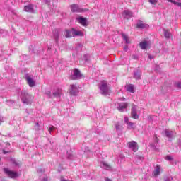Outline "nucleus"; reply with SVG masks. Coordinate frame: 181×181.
Here are the masks:
<instances>
[{
  "label": "nucleus",
  "instance_id": "de8ad7c7",
  "mask_svg": "<svg viewBox=\"0 0 181 181\" xmlns=\"http://www.w3.org/2000/svg\"><path fill=\"white\" fill-rule=\"evenodd\" d=\"M122 100L125 101V98H122Z\"/></svg>",
  "mask_w": 181,
  "mask_h": 181
},
{
  "label": "nucleus",
  "instance_id": "8fccbe9b",
  "mask_svg": "<svg viewBox=\"0 0 181 181\" xmlns=\"http://www.w3.org/2000/svg\"><path fill=\"white\" fill-rule=\"evenodd\" d=\"M149 59H152V57L149 56Z\"/></svg>",
  "mask_w": 181,
  "mask_h": 181
},
{
  "label": "nucleus",
  "instance_id": "79ce46f5",
  "mask_svg": "<svg viewBox=\"0 0 181 181\" xmlns=\"http://www.w3.org/2000/svg\"><path fill=\"white\" fill-rule=\"evenodd\" d=\"M42 181H48L47 177H45Z\"/></svg>",
  "mask_w": 181,
  "mask_h": 181
},
{
  "label": "nucleus",
  "instance_id": "37998d69",
  "mask_svg": "<svg viewBox=\"0 0 181 181\" xmlns=\"http://www.w3.org/2000/svg\"><path fill=\"white\" fill-rule=\"evenodd\" d=\"M155 142H156V144H158V137L157 136H155Z\"/></svg>",
  "mask_w": 181,
  "mask_h": 181
},
{
  "label": "nucleus",
  "instance_id": "7c9ffc66",
  "mask_svg": "<svg viewBox=\"0 0 181 181\" xmlns=\"http://www.w3.org/2000/svg\"><path fill=\"white\" fill-rule=\"evenodd\" d=\"M155 70L157 73H160V66H159L158 65L156 66Z\"/></svg>",
  "mask_w": 181,
  "mask_h": 181
},
{
  "label": "nucleus",
  "instance_id": "393cba45",
  "mask_svg": "<svg viewBox=\"0 0 181 181\" xmlns=\"http://www.w3.org/2000/svg\"><path fill=\"white\" fill-rule=\"evenodd\" d=\"M122 37L123 40H124L125 43H127V45H129V43H131V40H129L128 35L125 34H122Z\"/></svg>",
  "mask_w": 181,
  "mask_h": 181
},
{
  "label": "nucleus",
  "instance_id": "58836bf2",
  "mask_svg": "<svg viewBox=\"0 0 181 181\" xmlns=\"http://www.w3.org/2000/svg\"><path fill=\"white\" fill-rule=\"evenodd\" d=\"M124 49L125 50V52H128V45H126Z\"/></svg>",
  "mask_w": 181,
  "mask_h": 181
},
{
  "label": "nucleus",
  "instance_id": "6ab92c4d",
  "mask_svg": "<svg viewBox=\"0 0 181 181\" xmlns=\"http://www.w3.org/2000/svg\"><path fill=\"white\" fill-rule=\"evenodd\" d=\"M24 11L25 12H30L31 13H33V12H35V10L33 9V5L30 4V5L25 6L24 7Z\"/></svg>",
  "mask_w": 181,
  "mask_h": 181
},
{
  "label": "nucleus",
  "instance_id": "aec40b11",
  "mask_svg": "<svg viewBox=\"0 0 181 181\" xmlns=\"http://www.w3.org/2000/svg\"><path fill=\"white\" fill-rule=\"evenodd\" d=\"M148 46H149V44L147 41H143L139 43V47H141V49H142V50H145L146 49H147Z\"/></svg>",
  "mask_w": 181,
  "mask_h": 181
},
{
  "label": "nucleus",
  "instance_id": "a211bd4d",
  "mask_svg": "<svg viewBox=\"0 0 181 181\" xmlns=\"http://www.w3.org/2000/svg\"><path fill=\"white\" fill-rule=\"evenodd\" d=\"M126 90L129 93H134V91L136 90V88L135 87V86L132 84H129L126 86Z\"/></svg>",
  "mask_w": 181,
  "mask_h": 181
},
{
  "label": "nucleus",
  "instance_id": "f3484780",
  "mask_svg": "<svg viewBox=\"0 0 181 181\" xmlns=\"http://www.w3.org/2000/svg\"><path fill=\"white\" fill-rule=\"evenodd\" d=\"M136 28L139 29H146V28H148V24H145L141 21H139L136 24Z\"/></svg>",
  "mask_w": 181,
  "mask_h": 181
},
{
  "label": "nucleus",
  "instance_id": "c9c22d12",
  "mask_svg": "<svg viewBox=\"0 0 181 181\" xmlns=\"http://www.w3.org/2000/svg\"><path fill=\"white\" fill-rule=\"evenodd\" d=\"M132 58L134 59V60H137L138 59V55H132Z\"/></svg>",
  "mask_w": 181,
  "mask_h": 181
},
{
  "label": "nucleus",
  "instance_id": "b1692460",
  "mask_svg": "<svg viewBox=\"0 0 181 181\" xmlns=\"http://www.w3.org/2000/svg\"><path fill=\"white\" fill-rule=\"evenodd\" d=\"M141 72L139 70L135 71L134 74V78H135L136 80H139L141 78Z\"/></svg>",
  "mask_w": 181,
  "mask_h": 181
},
{
  "label": "nucleus",
  "instance_id": "cd10ccee",
  "mask_svg": "<svg viewBox=\"0 0 181 181\" xmlns=\"http://www.w3.org/2000/svg\"><path fill=\"white\" fill-rule=\"evenodd\" d=\"M115 128L117 131H121V129H122V126H121L119 123H117L115 125Z\"/></svg>",
  "mask_w": 181,
  "mask_h": 181
},
{
  "label": "nucleus",
  "instance_id": "412c9836",
  "mask_svg": "<svg viewBox=\"0 0 181 181\" xmlns=\"http://www.w3.org/2000/svg\"><path fill=\"white\" fill-rule=\"evenodd\" d=\"M100 168L106 169L107 170H110V169H111V166L108 165V163H107L105 161H102L100 163Z\"/></svg>",
  "mask_w": 181,
  "mask_h": 181
},
{
  "label": "nucleus",
  "instance_id": "9b49d317",
  "mask_svg": "<svg viewBox=\"0 0 181 181\" xmlns=\"http://www.w3.org/2000/svg\"><path fill=\"white\" fill-rule=\"evenodd\" d=\"M124 122L127 125V129H135L136 128V126L135 125V123H132L129 122V119L127 117H124Z\"/></svg>",
  "mask_w": 181,
  "mask_h": 181
},
{
  "label": "nucleus",
  "instance_id": "f03ea898",
  "mask_svg": "<svg viewBox=\"0 0 181 181\" xmlns=\"http://www.w3.org/2000/svg\"><path fill=\"white\" fill-rule=\"evenodd\" d=\"M21 100L23 104L29 105V104H32V100H33V96L30 95L26 91H23L21 92Z\"/></svg>",
  "mask_w": 181,
  "mask_h": 181
},
{
  "label": "nucleus",
  "instance_id": "e433bc0d",
  "mask_svg": "<svg viewBox=\"0 0 181 181\" xmlns=\"http://www.w3.org/2000/svg\"><path fill=\"white\" fill-rule=\"evenodd\" d=\"M174 4L175 5H177V6H180L181 8V3H179V2H174Z\"/></svg>",
  "mask_w": 181,
  "mask_h": 181
},
{
  "label": "nucleus",
  "instance_id": "f8f14e48",
  "mask_svg": "<svg viewBox=\"0 0 181 181\" xmlns=\"http://www.w3.org/2000/svg\"><path fill=\"white\" fill-rule=\"evenodd\" d=\"M81 77V73L78 71V69H75L72 75H71V80H77V78H80Z\"/></svg>",
  "mask_w": 181,
  "mask_h": 181
},
{
  "label": "nucleus",
  "instance_id": "a18cd8bd",
  "mask_svg": "<svg viewBox=\"0 0 181 181\" xmlns=\"http://www.w3.org/2000/svg\"><path fill=\"white\" fill-rule=\"evenodd\" d=\"M105 181H112V180H111V179H110V178H105Z\"/></svg>",
  "mask_w": 181,
  "mask_h": 181
},
{
  "label": "nucleus",
  "instance_id": "49530a36",
  "mask_svg": "<svg viewBox=\"0 0 181 181\" xmlns=\"http://www.w3.org/2000/svg\"><path fill=\"white\" fill-rule=\"evenodd\" d=\"M151 146H153V148H155V145L153 144H151Z\"/></svg>",
  "mask_w": 181,
  "mask_h": 181
},
{
  "label": "nucleus",
  "instance_id": "7ed1b4c3",
  "mask_svg": "<svg viewBox=\"0 0 181 181\" xmlns=\"http://www.w3.org/2000/svg\"><path fill=\"white\" fill-rule=\"evenodd\" d=\"M79 93V89H78V86L76 84H71L69 86V94L70 95H78Z\"/></svg>",
  "mask_w": 181,
  "mask_h": 181
},
{
  "label": "nucleus",
  "instance_id": "1a4fd4ad",
  "mask_svg": "<svg viewBox=\"0 0 181 181\" xmlns=\"http://www.w3.org/2000/svg\"><path fill=\"white\" fill-rule=\"evenodd\" d=\"M165 134V136H167V138H169V139H173V138H175V136H176V132H175L174 131H172L169 129H166L164 131Z\"/></svg>",
  "mask_w": 181,
  "mask_h": 181
},
{
  "label": "nucleus",
  "instance_id": "f704fd0d",
  "mask_svg": "<svg viewBox=\"0 0 181 181\" xmlns=\"http://www.w3.org/2000/svg\"><path fill=\"white\" fill-rule=\"evenodd\" d=\"M165 160H172V156H167L165 157Z\"/></svg>",
  "mask_w": 181,
  "mask_h": 181
},
{
  "label": "nucleus",
  "instance_id": "2eb2a0df",
  "mask_svg": "<svg viewBox=\"0 0 181 181\" xmlns=\"http://www.w3.org/2000/svg\"><path fill=\"white\" fill-rule=\"evenodd\" d=\"M76 21H78V23H81L82 26H87V18L83 17H78L76 18Z\"/></svg>",
  "mask_w": 181,
  "mask_h": 181
},
{
  "label": "nucleus",
  "instance_id": "0eeeda50",
  "mask_svg": "<svg viewBox=\"0 0 181 181\" xmlns=\"http://www.w3.org/2000/svg\"><path fill=\"white\" fill-rule=\"evenodd\" d=\"M73 37H83L84 36V30H77L76 28H72Z\"/></svg>",
  "mask_w": 181,
  "mask_h": 181
},
{
  "label": "nucleus",
  "instance_id": "5701e85b",
  "mask_svg": "<svg viewBox=\"0 0 181 181\" xmlns=\"http://www.w3.org/2000/svg\"><path fill=\"white\" fill-rule=\"evenodd\" d=\"M65 37L67 38L73 37V28L71 30H65Z\"/></svg>",
  "mask_w": 181,
  "mask_h": 181
},
{
  "label": "nucleus",
  "instance_id": "09e8293b",
  "mask_svg": "<svg viewBox=\"0 0 181 181\" xmlns=\"http://www.w3.org/2000/svg\"><path fill=\"white\" fill-rule=\"evenodd\" d=\"M140 159L142 160V159H144V157H141Z\"/></svg>",
  "mask_w": 181,
  "mask_h": 181
},
{
  "label": "nucleus",
  "instance_id": "4468645a",
  "mask_svg": "<svg viewBox=\"0 0 181 181\" xmlns=\"http://www.w3.org/2000/svg\"><path fill=\"white\" fill-rule=\"evenodd\" d=\"M71 12H82L83 10L78 7L77 4H72L70 6Z\"/></svg>",
  "mask_w": 181,
  "mask_h": 181
},
{
  "label": "nucleus",
  "instance_id": "3c124183",
  "mask_svg": "<svg viewBox=\"0 0 181 181\" xmlns=\"http://www.w3.org/2000/svg\"><path fill=\"white\" fill-rule=\"evenodd\" d=\"M177 1H179V0H177Z\"/></svg>",
  "mask_w": 181,
  "mask_h": 181
},
{
  "label": "nucleus",
  "instance_id": "a19ab883",
  "mask_svg": "<svg viewBox=\"0 0 181 181\" xmlns=\"http://www.w3.org/2000/svg\"><path fill=\"white\" fill-rule=\"evenodd\" d=\"M168 2H171L172 4H175V2H176V1H173V0H167Z\"/></svg>",
  "mask_w": 181,
  "mask_h": 181
},
{
  "label": "nucleus",
  "instance_id": "c03bdc74",
  "mask_svg": "<svg viewBox=\"0 0 181 181\" xmlns=\"http://www.w3.org/2000/svg\"><path fill=\"white\" fill-rule=\"evenodd\" d=\"M3 153H4V155H6V153H8V152L6 151H5V150H4V151H3Z\"/></svg>",
  "mask_w": 181,
  "mask_h": 181
},
{
  "label": "nucleus",
  "instance_id": "bb28decb",
  "mask_svg": "<svg viewBox=\"0 0 181 181\" xmlns=\"http://www.w3.org/2000/svg\"><path fill=\"white\" fill-rule=\"evenodd\" d=\"M164 36L167 39H169V37L172 36V34H170V32H169L168 30H164Z\"/></svg>",
  "mask_w": 181,
  "mask_h": 181
},
{
  "label": "nucleus",
  "instance_id": "ea45409f",
  "mask_svg": "<svg viewBox=\"0 0 181 181\" xmlns=\"http://www.w3.org/2000/svg\"><path fill=\"white\" fill-rule=\"evenodd\" d=\"M164 181H170V178H169V177H165V178L164 179Z\"/></svg>",
  "mask_w": 181,
  "mask_h": 181
},
{
  "label": "nucleus",
  "instance_id": "20e7f679",
  "mask_svg": "<svg viewBox=\"0 0 181 181\" xmlns=\"http://www.w3.org/2000/svg\"><path fill=\"white\" fill-rule=\"evenodd\" d=\"M4 173L8 176V177H11V179H16V177H18L19 176V174L15 171H12L9 170L8 168H4Z\"/></svg>",
  "mask_w": 181,
  "mask_h": 181
},
{
  "label": "nucleus",
  "instance_id": "9d476101",
  "mask_svg": "<svg viewBox=\"0 0 181 181\" xmlns=\"http://www.w3.org/2000/svg\"><path fill=\"white\" fill-rule=\"evenodd\" d=\"M128 148L133 151L134 152H136L138 151V143L132 141L127 144Z\"/></svg>",
  "mask_w": 181,
  "mask_h": 181
},
{
  "label": "nucleus",
  "instance_id": "6e6552de",
  "mask_svg": "<svg viewBox=\"0 0 181 181\" xmlns=\"http://www.w3.org/2000/svg\"><path fill=\"white\" fill-rule=\"evenodd\" d=\"M25 78L29 87L33 88L35 87V86H36L35 80H33V78H32V76H30V75L26 74Z\"/></svg>",
  "mask_w": 181,
  "mask_h": 181
},
{
  "label": "nucleus",
  "instance_id": "ddd939ff",
  "mask_svg": "<svg viewBox=\"0 0 181 181\" xmlns=\"http://www.w3.org/2000/svg\"><path fill=\"white\" fill-rule=\"evenodd\" d=\"M134 13L129 11V10H126L122 13V16L123 18H125V19H129L132 18Z\"/></svg>",
  "mask_w": 181,
  "mask_h": 181
},
{
  "label": "nucleus",
  "instance_id": "4be33fe9",
  "mask_svg": "<svg viewBox=\"0 0 181 181\" xmlns=\"http://www.w3.org/2000/svg\"><path fill=\"white\" fill-rule=\"evenodd\" d=\"M54 97H60L62 95V89L57 88L53 91Z\"/></svg>",
  "mask_w": 181,
  "mask_h": 181
},
{
  "label": "nucleus",
  "instance_id": "a878e982",
  "mask_svg": "<svg viewBox=\"0 0 181 181\" xmlns=\"http://www.w3.org/2000/svg\"><path fill=\"white\" fill-rule=\"evenodd\" d=\"M54 39H55L56 42L59 40V31L57 30H54L53 31Z\"/></svg>",
  "mask_w": 181,
  "mask_h": 181
},
{
  "label": "nucleus",
  "instance_id": "c756f323",
  "mask_svg": "<svg viewBox=\"0 0 181 181\" xmlns=\"http://www.w3.org/2000/svg\"><path fill=\"white\" fill-rule=\"evenodd\" d=\"M148 2L151 5H156L158 4V0H148Z\"/></svg>",
  "mask_w": 181,
  "mask_h": 181
},
{
  "label": "nucleus",
  "instance_id": "4c0bfd02",
  "mask_svg": "<svg viewBox=\"0 0 181 181\" xmlns=\"http://www.w3.org/2000/svg\"><path fill=\"white\" fill-rule=\"evenodd\" d=\"M35 129L39 130V123L35 124Z\"/></svg>",
  "mask_w": 181,
  "mask_h": 181
},
{
  "label": "nucleus",
  "instance_id": "72a5a7b5",
  "mask_svg": "<svg viewBox=\"0 0 181 181\" xmlns=\"http://www.w3.org/2000/svg\"><path fill=\"white\" fill-rule=\"evenodd\" d=\"M54 128H55V127H53V126L49 128V134H52V131H53V130L54 129Z\"/></svg>",
  "mask_w": 181,
  "mask_h": 181
},
{
  "label": "nucleus",
  "instance_id": "423d86ee",
  "mask_svg": "<svg viewBox=\"0 0 181 181\" xmlns=\"http://www.w3.org/2000/svg\"><path fill=\"white\" fill-rule=\"evenodd\" d=\"M128 105V103H117L116 104V107L118 111H120V112H124V111H127Z\"/></svg>",
  "mask_w": 181,
  "mask_h": 181
},
{
  "label": "nucleus",
  "instance_id": "dca6fc26",
  "mask_svg": "<svg viewBox=\"0 0 181 181\" xmlns=\"http://www.w3.org/2000/svg\"><path fill=\"white\" fill-rule=\"evenodd\" d=\"M153 175L155 177H158L159 175H160V166L156 165L154 168V170L153 172Z\"/></svg>",
  "mask_w": 181,
  "mask_h": 181
},
{
  "label": "nucleus",
  "instance_id": "2f4dec72",
  "mask_svg": "<svg viewBox=\"0 0 181 181\" xmlns=\"http://www.w3.org/2000/svg\"><path fill=\"white\" fill-rule=\"evenodd\" d=\"M175 86L177 88H181V82H177Z\"/></svg>",
  "mask_w": 181,
  "mask_h": 181
},
{
  "label": "nucleus",
  "instance_id": "473e14b6",
  "mask_svg": "<svg viewBox=\"0 0 181 181\" xmlns=\"http://www.w3.org/2000/svg\"><path fill=\"white\" fill-rule=\"evenodd\" d=\"M38 173L39 175H43V173H45V170H43L42 169H40L38 170Z\"/></svg>",
  "mask_w": 181,
  "mask_h": 181
},
{
  "label": "nucleus",
  "instance_id": "39448f33",
  "mask_svg": "<svg viewBox=\"0 0 181 181\" xmlns=\"http://www.w3.org/2000/svg\"><path fill=\"white\" fill-rule=\"evenodd\" d=\"M131 117L134 119H138L139 118V115H138V106H136L135 105H132Z\"/></svg>",
  "mask_w": 181,
  "mask_h": 181
},
{
  "label": "nucleus",
  "instance_id": "f257e3e1",
  "mask_svg": "<svg viewBox=\"0 0 181 181\" xmlns=\"http://www.w3.org/2000/svg\"><path fill=\"white\" fill-rule=\"evenodd\" d=\"M99 90L103 95H110L111 93V88L108 86L106 81H100L99 84Z\"/></svg>",
  "mask_w": 181,
  "mask_h": 181
},
{
  "label": "nucleus",
  "instance_id": "c85d7f7f",
  "mask_svg": "<svg viewBox=\"0 0 181 181\" xmlns=\"http://www.w3.org/2000/svg\"><path fill=\"white\" fill-rule=\"evenodd\" d=\"M45 94H46L47 96L49 97V98H50V97H52V92L49 89H47L45 90Z\"/></svg>",
  "mask_w": 181,
  "mask_h": 181
}]
</instances>
